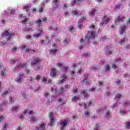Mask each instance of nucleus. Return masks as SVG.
<instances>
[{
	"label": "nucleus",
	"mask_w": 130,
	"mask_h": 130,
	"mask_svg": "<svg viewBox=\"0 0 130 130\" xmlns=\"http://www.w3.org/2000/svg\"><path fill=\"white\" fill-rule=\"evenodd\" d=\"M41 22H42V20L41 19H37L36 21V24L38 25V31L37 34H36L34 35V37H35L36 38H38L40 36H41L42 35V32H43V29H42V24H41Z\"/></svg>",
	"instance_id": "nucleus-1"
},
{
	"label": "nucleus",
	"mask_w": 130,
	"mask_h": 130,
	"mask_svg": "<svg viewBox=\"0 0 130 130\" xmlns=\"http://www.w3.org/2000/svg\"><path fill=\"white\" fill-rule=\"evenodd\" d=\"M13 36H15L14 33L9 32V31L7 30H5L4 31V32L2 35V37H9L6 39L7 41L8 42L10 41L12 37H13Z\"/></svg>",
	"instance_id": "nucleus-2"
},
{
	"label": "nucleus",
	"mask_w": 130,
	"mask_h": 130,
	"mask_svg": "<svg viewBox=\"0 0 130 130\" xmlns=\"http://www.w3.org/2000/svg\"><path fill=\"white\" fill-rule=\"evenodd\" d=\"M41 63V60L39 59V58L35 59L32 61L31 62L30 64L31 66H37V69L38 70H39L40 67L39 64Z\"/></svg>",
	"instance_id": "nucleus-3"
},
{
	"label": "nucleus",
	"mask_w": 130,
	"mask_h": 130,
	"mask_svg": "<svg viewBox=\"0 0 130 130\" xmlns=\"http://www.w3.org/2000/svg\"><path fill=\"white\" fill-rule=\"evenodd\" d=\"M95 38V32L91 31L90 32H88L85 36V39H94Z\"/></svg>",
	"instance_id": "nucleus-4"
},
{
	"label": "nucleus",
	"mask_w": 130,
	"mask_h": 130,
	"mask_svg": "<svg viewBox=\"0 0 130 130\" xmlns=\"http://www.w3.org/2000/svg\"><path fill=\"white\" fill-rule=\"evenodd\" d=\"M106 15H104L103 18V22H101L100 23V26H103V25H106V24H107V22H108V21H109V20H110V18L109 17H107L106 20L105 18H106Z\"/></svg>",
	"instance_id": "nucleus-5"
},
{
	"label": "nucleus",
	"mask_w": 130,
	"mask_h": 130,
	"mask_svg": "<svg viewBox=\"0 0 130 130\" xmlns=\"http://www.w3.org/2000/svg\"><path fill=\"white\" fill-rule=\"evenodd\" d=\"M125 19V17H124V15H119L117 18L115 19V22L116 23V22H122V20H124Z\"/></svg>",
	"instance_id": "nucleus-6"
},
{
	"label": "nucleus",
	"mask_w": 130,
	"mask_h": 130,
	"mask_svg": "<svg viewBox=\"0 0 130 130\" xmlns=\"http://www.w3.org/2000/svg\"><path fill=\"white\" fill-rule=\"evenodd\" d=\"M49 116L50 117V123L49 125H50V126H52V124H53V121H54V119L53 118V117H54V116H53V113L51 112L49 114Z\"/></svg>",
	"instance_id": "nucleus-7"
},
{
	"label": "nucleus",
	"mask_w": 130,
	"mask_h": 130,
	"mask_svg": "<svg viewBox=\"0 0 130 130\" xmlns=\"http://www.w3.org/2000/svg\"><path fill=\"white\" fill-rule=\"evenodd\" d=\"M67 124H68V121H67V120H61L60 122V129L61 130H63V128H64V127H66V125H67Z\"/></svg>",
	"instance_id": "nucleus-8"
},
{
	"label": "nucleus",
	"mask_w": 130,
	"mask_h": 130,
	"mask_svg": "<svg viewBox=\"0 0 130 130\" xmlns=\"http://www.w3.org/2000/svg\"><path fill=\"white\" fill-rule=\"evenodd\" d=\"M52 47L55 49H54V50L53 49H51L49 50V52L51 54H55V53H56L57 51V50L56 49V48H57V47L55 46V44H53Z\"/></svg>",
	"instance_id": "nucleus-9"
},
{
	"label": "nucleus",
	"mask_w": 130,
	"mask_h": 130,
	"mask_svg": "<svg viewBox=\"0 0 130 130\" xmlns=\"http://www.w3.org/2000/svg\"><path fill=\"white\" fill-rule=\"evenodd\" d=\"M86 20V18H85L84 17H82L79 21H78V28L79 29H82V27H83V25L82 24H80V23H82L83 21H85Z\"/></svg>",
	"instance_id": "nucleus-10"
},
{
	"label": "nucleus",
	"mask_w": 130,
	"mask_h": 130,
	"mask_svg": "<svg viewBox=\"0 0 130 130\" xmlns=\"http://www.w3.org/2000/svg\"><path fill=\"white\" fill-rule=\"evenodd\" d=\"M24 78H25V76H24L23 74L20 75L19 79L16 80L17 83H21V81H23Z\"/></svg>",
	"instance_id": "nucleus-11"
},
{
	"label": "nucleus",
	"mask_w": 130,
	"mask_h": 130,
	"mask_svg": "<svg viewBox=\"0 0 130 130\" xmlns=\"http://www.w3.org/2000/svg\"><path fill=\"white\" fill-rule=\"evenodd\" d=\"M126 29V26H125V25H121L120 27V35H122V34H123V33H124V31H125V29Z\"/></svg>",
	"instance_id": "nucleus-12"
},
{
	"label": "nucleus",
	"mask_w": 130,
	"mask_h": 130,
	"mask_svg": "<svg viewBox=\"0 0 130 130\" xmlns=\"http://www.w3.org/2000/svg\"><path fill=\"white\" fill-rule=\"evenodd\" d=\"M120 45H123L125 43H127V40L125 39V37L122 39L121 41L119 42Z\"/></svg>",
	"instance_id": "nucleus-13"
},
{
	"label": "nucleus",
	"mask_w": 130,
	"mask_h": 130,
	"mask_svg": "<svg viewBox=\"0 0 130 130\" xmlns=\"http://www.w3.org/2000/svg\"><path fill=\"white\" fill-rule=\"evenodd\" d=\"M61 79H62V80H60L59 84H62L63 82H64L66 80H67V76H66L65 74H63L61 76Z\"/></svg>",
	"instance_id": "nucleus-14"
},
{
	"label": "nucleus",
	"mask_w": 130,
	"mask_h": 130,
	"mask_svg": "<svg viewBox=\"0 0 130 130\" xmlns=\"http://www.w3.org/2000/svg\"><path fill=\"white\" fill-rule=\"evenodd\" d=\"M82 0H74L71 2V5H79L80 3H82Z\"/></svg>",
	"instance_id": "nucleus-15"
},
{
	"label": "nucleus",
	"mask_w": 130,
	"mask_h": 130,
	"mask_svg": "<svg viewBox=\"0 0 130 130\" xmlns=\"http://www.w3.org/2000/svg\"><path fill=\"white\" fill-rule=\"evenodd\" d=\"M87 90H85V89H83L81 92L82 93V94H84V96L85 98H87V97L89 96V94L88 93H87Z\"/></svg>",
	"instance_id": "nucleus-16"
},
{
	"label": "nucleus",
	"mask_w": 130,
	"mask_h": 130,
	"mask_svg": "<svg viewBox=\"0 0 130 130\" xmlns=\"http://www.w3.org/2000/svg\"><path fill=\"white\" fill-rule=\"evenodd\" d=\"M56 74V71H55V69L53 68L51 70V78H53L54 76H55Z\"/></svg>",
	"instance_id": "nucleus-17"
},
{
	"label": "nucleus",
	"mask_w": 130,
	"mask_h": 130,
	"mask_svg": "<svg viewBox=\"0 0 130 130\" xmlns=\"http://www.w3.org/2000/svg\"><path fill=\"white\" fill-rule=\"evenodd\" d=\"M123 106H124V107H130L129 102L126 101L124 102Z\"/></svg>",
	"instance_id": "nucleus-18"
},
{
	"label": "nucleus",
	"mask_w": 130,
	"mask_h": 130,
	"mask_svg": "<svg viewBox=\"0 0 130 130\" xmlns=\"http://www.w3.org/2000/svg\"><path fill=\"white\" fill-rule=\"evenodd\" d=\"M25 52H37V51L35 50H32L31 49L26 48L25 50Z\"/></svg>",
	"instance_id": "nucleus-19"
},
{
	"label": "nucleus",
	"mask_w": 130,
	"mask_h": 130,
	"mask_svg": "<svg viewBox=\"0 0 130 130\" xmlns=\"http://www.w3.org/2000/svg\"><path fill=\"white\" fill-rule=\"evenodd\" d=\"M96 12V9H92L91 11L90 12V16H94L95 13Z\"/></svg>",
	"instance_id": "nucleus-20"
},
{
	"label": "nucleus",
	"mask_w": 130,
	"mask_h": 130,
	"mask_svg": "<svg viewBox=\"0 0 130 130\" xmlns=\"http://www.w3.org/2000/svg\"><path fill=\"white\" fill-rule=\"evenodd\" d=\"M40 130H45V125L44 123L40 125Z\"/></svg>",
	"instance_id": "nucleus-21"
},
{
	"label": "nucleus",
	"mask_w": 130,
	"mask_h": 130,
	"mask_svg": "<svg viewBox=\"0 0 130 130\" xmlns=\"http://www.w3.org/2000/svg\"><path fill=\"white\" fill-rule=\"evenodd\" d=\"M37 119L35 117H31L30 120V122H36Z\"/></svg>",
	"instance_id": "nucleus-22"
},
{
	"label": "nucleus",
	"mask_w": 130,
	"mask_h": 130,
	"mask_svg": "<svg viewBox=\"0 0 130 130\" xmlns=\"http://www.w3.org/2000/svg\"><path fill=\"white\" fill-rule=\"evenodd\" d=\"M18 109H19V107H16V106H14L11 109L12 111H16V110H18Z\"/></svg>",
	"instance_id": "nucleus-23"
},
{
	"label": "nucleus",
	"mask_w": 130,
	"mask_h": 130,
	"mask_svg": "<svg viewBox=\"0 0 130 130\" xmlns=\"http://www.w3.org/2000/svg\"><path fill=\"white\" fill-rule=\"evenodd\" d=\"M23 19H24L22 21V23H23V24H26V22H27V20H28L27 18H26V17L23 16Z\"/></svg>",
	"instance_id": "nucleus-24"
},
{
	"label": "nucleus",
	"mask_w": 130,
	"mask_h": 130,
	"mask_svg": "<svg viewBox=\"0 0 130 130\" xmlns=\"http://www.w3.org/2000/svg\"><path fill=\"white\" fill-rule=\"evenodd\" d=\"M121 97V94L120 93H118L116 95L115 99H119Z\"/></svg>",
	"instance_id": "nucleus-25"
},
{
	"label": "nucleus",
	"mask_w": 130,
	"mask_h": 130,
	"mask_svg": "<svg viewBox=\"0 0 130 130\" xmlns=\"http://www.w3.org/2000/svg\"><path fill=\"white\" fill-rule=\"evenodd\" d=\"M78 14H79V13L78 12V11H73L72 12V14L74 15V16H76L77 15H78Z\"/></svg>",
	"instance_id": "nucleus-26"
},
{
	"label": "nucleus",
	"mask_w": 130,
	"mask_h": 130,
	"mask_svg": "<svg viewBox=\"0 0 130 130\" xmlns=\"http://www.w3.org/2000/svg\"><path fill=\"white\" fill-rule=\"evenodd\" d=\"M87 79H88V75H84V79L82 81V83H84V82H85V81H86V80H87Z\"/></svg>",
	"instance_id": "nucleus-27"
},
{
	"label": "nucleus",
	"mask_w": 130,
	"mask_h": 130,
	"mask_svg": "<svg viewBox=\"0 0 130 130\" xmlns=\"http://www.w3.org/2000/svg\"><path fill=\"white\" fill-rule=\"evenodd\" d=\"M27 63H24L21 65V68L22 69H25V68H27Z\"/></svg>",
	"instance_id": "nucleus-28"
},
{
	"label": "nucleus",
	"mask_w": 130,
	"mask_h": 130,
	"mask_svg": "<svg viewBox=\"0 0 130 130\" xmlns=\"http://www.w3.org/2000/svg\"><path fill=\"white\" fill-rule=\"evenodd\" d=\"M112 69H114V70H115V69H117L118 68V66H116L115 63H113L112 65Z\"/></svg>",
	"instance_id": "nucleus-29"
},
{
	"label": "nucleus",
	"mask_w": 130,
	"mask_h": 130,
	"mask_svg": "<svg viewBox=\"0 0 130 130\" xmlns=\"http://www.w3.org/2000/svg\"><path fill=\"white\" fill-rule=\"evenodd\" d=\"M89 29H92V30H94L95 29V25L94 24H91L90 26H89Z\"/></svg>",
	"instance_id": "nucleus-30"
},
{
	"label": "nucleus",
	"mask_w": 130,
	"mask_h": 130,
	"mask_svg": "<svg viewBox=\"0 0 130 130\" xmlns=\"http://www.w3.org/2000/svg\"><path fill=\"white\" fill-rule=\"evenodd\" d=\"M8 125H9L8 124V123L5 124L4 126H3V130L7 129V128L8 127Z\"/></svg>",
	"instance_id": "nucleus-31"
},
{
	"label": "nucleus",
	"mask_w": 130,
	"mask_h": 130,
	"mask_svg": "<svg viewBox=\"0 0 130 130\" xmlns=\"http://www.w3.org/2000/svg\"><path fill=\"white\" fill-rule=\"evenodd\" d=\"M23 31H24V32H28V31H30V28L28 27H24Z\"/></svg>",
	"instance_id": "nucleus-32"
},
{
	"label": "nucleus",
	"mask_w": 130,
	"mask_h": 130,
	"mask_svg": "<svg viewBox=\"0 0 130 130\" xmlns=\"http://www.w3.org/2000/svg\"><path fill=\"white\" fill-rule=\"evenodd\" d=\"M63 93V88L62 87H61L59 88V93L62 94Z\"/></svg>",
	"instance_id": "nucleus-33"
},
{
	"label": "nucleus",
	"mask_w": 130,
	"mask_h": 130,
	"mask_svg": "<svg viewBox=\"0 0 130 130\" xmlns=\"http://www.w3.org/2000/svg\"><path fill=\"white\" fill-rule=\"evenodd\" d=\"M106 54L107 55H110V54H112V52L109 50H108L106 52Z\"/></svg>",
	"instance_id": "nucleus-34"
},
{
	"label": "nucleus",
	"mask_w": 130,
	"mask_h": 130,
	"mask_svg": "<svg viewBox=\"0 0 130 130\" xmlns=\"http://www.w3.org/2000/svg\"><path fill=\"white\" fill-rule=\"evenodd\" d=\"M76 99H78V100H79V99H80V98H78L77 96H73L72 98V101H75V100H76Z\"/></svg>",
	"instance_id": "nucleus-35"
},
{
	"label": "nucleus",
	"mask_w": 130,
	"mask_h": 130,
	"mask_svg": "<svg viewBox=\"0 0 130 130\" xmlns=\"http://www.w3.org/2000/svg\"><path fill=\"white\" fill-rule=\"evenodd\" d=\"M47 80V77H44L42 79V82H43V83H45V82H46V81Z\"/></svg>",
	"instance_id": "nucleus-36"
},
{
	"label": "nucleus",
	"mask_w": 130,
	"mask_h": 130,
	"mask_svg": "<svg viewBox=\"0 0 130 130\" xmlns=\"http://www.w3.org/2000/svg\"><path fill=\"white\" fill-rule=\"evenodd\" d=\"M0 75L1 76V77H6V74H5V73L4 72V71H1L0 73Z\"/></svg>",
	"instance_id": "nucleus-37"
},
{
	"label": "nucleus",
	"mask_w": 130,
	"mask_h": 130,
	"mask_svg": "<svg viewBox=\"0 0 130 130\" xmlns=\"http://www.w3.org/2000/svg\"><path fill=\"white\" fill-rule=\"evenodd\" d=\"M23 10H25L26 13H28V11H29V9L28 8V7H27V6H24L23 7Z\"/></svg>",
	"instance_id": "nucleus-38"
},
{
	"label": "nucleus",
	"mask_w": 130,
	"mask_h": 130,
	"mask_svg": "<svg viewBox=\"0 0 130 130\" xmlns=\"http://www.w3.org/2000/svg\"><path fill=\"white\" fill-rule=\"evenodd\" d=\"M120 113L121 114L122 113L123 114H124L125 113H126V111H122V110L121 109L120 110Z\"/></svg>",
	"instance_id": "nucleus-39"
},
{
	"label": "nucleus",
	"mask_w": 130,
	"mask_h": 130,
	"mask_svg": "<svg viewBox=\"0 0 130 130\" xmlns=\"http://www.w3.org/2000/svg\"><path fill=\"white\" fill-rule=\"evenodd\" d=\"M4 118H5L4 117V116L0 115V123L2 122V121H3V120H4Z\"/></svg>",
	"instance_id": "nucleus-40"
},
{
	"label": "nucleus",
	"mask_w": 130,
	"mask_h": 130,
	"mask_svg": "<svg viewBox=\"0 0 130 130\" xmlns=\"http://www.w3.org/2000/svg\"><path fill=\"white\" fill-rule=\"evenodd\" d=\"M73 29H74V27L73 26V25H71L69 27V31H70V32H73Z\"/></svg>",
	"instance_id": "nucleus-41"
},
{
	"label": "nucleus",
	"mask_w": 130,
	"mask_h": 130,
	"mask_svg": "<svg viewBox=\"0 0 130 130\" xmlns=\"http://www.w3.org/2000/svg\"><path fill=\"white\" fill-rule=\"evenodd\" d=\"M110 114V113H109V111H107L106 113V115L104 116L105 117H108V116H109Z\"/></svg>",
	"instance_id": "nucleus-42"
},
{
	"label": "nucleus",
	"mask_w": 130,
	"mask_h": 130,
	"mask_svg": "<svg viewBox=\"0 0 130 130\" xmlns=\"http://www.w3.org/2000/svg\"><path fill=\"white\" fill-rule=\"evenodd\" d=\"M105 68L106 69V70H107V71H109L110 67H109V66H108V65H106L105 66Z\"/></svg>",
	"instance_id": "nucleus-43"
},
{
	"label": "nucleus",
	"mask_w": 130,
	"mask_h": 130,
	"mask_svg": "<svg viewBox=\"0 0 130 130\" xmlns=\"http://www.w3.org/2000/svg\"><path fill=\"white\" fill-rule=\"evenodd\" d=\"M72 92H73V93H74V94H77V93H78V89H75L72 90Z\"/></svg>",
	"instance_id": "nucleus-44"
},
{
	"label": "nucleus",
	"mask_w": 130,
	"mask_h": 130,
	"mask_svg": "<svg viewBox=\"0 0 130 130\" xmlns=\"http://www.w3.org/2000/svg\"><path fill=\"white\" fill-rule=\"evenodd\" d=\"M9 94V92L8 91H6L4 92V93L2 94V97H4L5 95H8Z\"/></svg>",
	"instance_id": "nucleus-45"
},
{
	"label": "nucleus",
	"mask_w": 130,
	"mask_h": 130,
	"mask_svg": "<svg viewBox=\"0 0 130 130\" xmlns=\"http://www.w3.org/2000/svg\"><path fill=\"white\" fill-rule=\"evenodd\" d=\"M68 70H69V68L64 67L63 72L64 73H67V72L68 71Z\"/></svg>",
	"instance_id": "nucleus-46"
},
{
	"label": "nucleus",
	"mask_w": 130,
	"mask_h": 130,
	"mask_svg": "<svg viewBox=\"0 0 130 130\" xmlns=\"http://www.w3.org/2000/svg\"><path fill=\"white\" fill-rule=\"evenodd\" d=\"M99 128H100V127H99L98 124H96V126L94 128V130H98Z\"/></svg>",
	"instance_id": "nucleus-47"
},
{
	"label": "nucleus",
	"mask_w": 130,
	"mask_h": 130,
	"mask_svg": "<svg viewBox=\"0 0 130 130\" xmlns=\"http://www.w3.org/2000/svg\"><path fill=\"white\" fill-rule=\"evenodd\" d=\"M129 126H130V123L126 122V128H129Z\"/></svg>",
	"instance_id": "nucleus-48"
},
{
	"label": "nucleus",
	"mask_w": 130,
	"mask_h": 130,
	"mask_svg": "<svg viewBox=\"0 0 130 130\" xmlns=\"http://www.w3.org/2000/svg\"><path fill=\"white\" fill-rule=\"evenodd\" d=\"M96 88H92L89 90V92H95Z\"/></svg>",
	"instance_id": "nucleus-49"
},
{
	"label": "nucleus",
	"mask_w": 130,
	"mask_h": 130,
	"mask_svg": "<svg viewBox=\"0 0 130 130\" xmlns=\"http://www.w3.org/2000/svg\"><path fill=\"white\" fill-rule=\"evenodd\" d=\"M84 115H85V116H89V112L88 111H86L85 113H84Z\"/></svg>",
	"instance_id": "nucleus-50"
},
{
	"label": "nucleus",
	"mask_w": 130,
	"mask_h": 130,
	"mask_svg": "<svg viewBox=\"0 0 130 130\" xmlns=\"http://www.w3.org/2000/svg\"><path fill=\"white\" fill-rule=\"evenodd\" d=\"M16 61H17L16 59H11V62L12 63H15V62H16Z\"/></svg>",
	"instance_id": "nucleus-51"
},
{
	"label": "nucleus",
	"mask_w": 130,
	"mask_h": 130,
	"mask_svg": "<svg viewBox=\"0 0 130 130\" xmlns=\"http://www.w3.org/2000/svg\"><path fill=\"white\" fill-rule=\"evenodd\" d=\"M42 22H46V21L47 20V18L46 17H44L42 19Z\"/></svg>",
	"instance_id": "nucleus-52"
},
{
	"label": "nucleus",
	"mask_w": 130,
	"mask_h": 130,
	"mask_svg": "<svg viewBox=\"0 0 130 130\" xmlns=\"http://www.w3.org/2000/svg\"><path fill=\"white\" fill-rule=\"evenodd\" d=\"M39 79H40V76L39 75H37L36 77H35V80H39Z\"/></svg>",
	"instance_id": "nucleus-53"
},
{
	"label": "nucleus",
	"mask_w": 130,
	"mask_h": 130,
	"mask_svg": "<svg viewBox=\"0 0 130 130\" xmlns=\"http://www.w3.org/2000/svg\"><path fill=\"white\" fill-rule=\"evenodd\" d=\"M83 106H84V109H87V104H86V103H83Z\"/></svg>",
	"instance_id": "nucleus-54"
},
{
	"label": "nucleus",
	"mask_w": 130,
	"mask_h": 130,
	"mask_svg": "<svg viewBox=\"0 0 130 130\" xmlns=\"http://www.w3.org/2000/svg\"><path fill=\"white\" fill-rule=\"evenodd\" d=\"M49 95L48 92H47V91L45 92V93H44V96H45V97H47V95Z\"/></svg>",
	"instance_id": "nucleus-55"
},
{
	"label": "nucleus",
	"mask_w": 130,
	"mask_h": 130,
	"mask_svg": "<svg viewBox=\"0 0 130 130\" xmlns=\"http://www.w3.org/2000/svg\"><path fill=\"white\" fill-rule=\"evenodd\" d=\"M26 39H31V36L27 35V36H26Z\"/></svg>",
	"instance_id": "nucleus-56"
},
{
	"label": "nucleus",
	"mask_w": 130,
	"mask_h": 130,
	"mask_svg": "<svg viewBox=\"0 0 130 130\" xmlns=\"http://www.w3.org/2000/svg\"><path fill=\"white\" fill-rule=\"evenodd\" d=\"M43 9L42 8H40L39 9V13H41V12H43Z\"/></svg>",
	"instance_id": "nucleus-57"
},
{
	"label": "nucleus",
	"mask_w": 130,
	"mask_h": 130,
	"mask_svg": "<svg viewBox=\"0 0 130 130\" xmlns=\"http://www.w3.org/2000/svg\"><path fill=\"white\" fill-rule=\"evenodd\" d=\"M53 3H55V5H56V4H57V3H58V0H53Z\"/></svg>",
	"instance_id": "nucleus-58"
},
{
	"label": "nucleus",
	"mask_w": 130,
	"mask_h": 130,
	"mask_svg": "<svg viewBox=\"0 0 130 130\" xmlns=\"http://www.w3.org/2000/svg\"><path fill=\"white\" fill-rule=\"evenodd\" d=\"M57 67H58V68H60V67H62V64L58 63L57 65Z\"/></svg>",
	"instance_id": "nucleus-59"
},
{
	"label": "nucleus",
	"mask_w": 130,
	"mask_h": 130,
	"mask_svg": "<svg viewBox=\"0 0 130 130\" xmlns=\"http://www.w3.org/2000/svg\"><path fill=\"white\" fill-rule=\"evenodd\" d=\"M74 74H75V72L74 71H72L71 72L70 75H71V76H73Z\"/></svg>",
	"instance_id": "nucleus-60"
},
{
	"label": "nucleus",
	"mask_w": 130,
	"mask_h": 130,
	"mask_svg": "<svg viewBox=\"0 0 130 130\" xmlns=\"http://www.w3.org/2000/svg\"><path fill=\"white\" fill-rule=\"evenodd\" d=\"M120 80H117L116 81V84H117L118 85V84H120Z\"/></svg>",
	"instance_id": "nucleus-61"
},
{
	"label": "nucleus",
	"mask_w": 130,
	"mask_h": 130,
	"mask_svg": "<svg viewBox=\"0 0 130 130\" xmlns=\"http://www.w3.org/2000/svg\"><path fill=\"white\" fill-rule=\"evenodd\" d=\"M92 104V103H91V102H89L87 103V106H91V105Z\"/></svg>",
	"instance_id": "nucleus-62"
},
{
	"label": "nucleus",
	"mask_w": 130,
	"mask_h": 130,
	"mask_svg": "<svg viewBox=\"0 0 130 130\" xmlns=\"http://www.w3.org/2000/svg\"><path fill=\"white\" fill-rule=\"evenodd\" d=\"M12 52H14V51H15V50H17V48H16V47H13V48H12Z\"/></svg>",
	"instance_id": "nucleus-63"
},
{
	"label": "nucleus",
	"mask_w": 130,
	"mask_h": 130,
	"mask_svg": "<svg viewBox=\"0 0 130 130\" xmlns=\"http://www.w3.org/2000/svg\"><path fill=\"white\" fill-rule=\"evenodd\" d=\"M21 68V65L17 66L15 67V69H20Z\"/></svg>",
	"instance_id": "nucleus-64"
}]
</instances>
